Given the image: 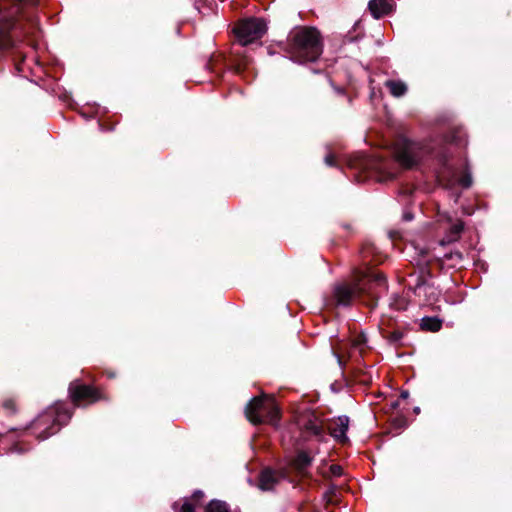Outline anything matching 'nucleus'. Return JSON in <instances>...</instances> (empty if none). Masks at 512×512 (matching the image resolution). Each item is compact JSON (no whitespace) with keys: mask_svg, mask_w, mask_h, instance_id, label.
Masks as SVG:
<instances>
[{"mask_svg":"<svg viewBox=\"0 0 512 512\" xmlns=\"http://www.w3.org/2000/svg\"><path fill=\"white\" fill-rule=\"evenodd\" d=\"M346 39H347V41H349V42H352V41H354V40H355V38H354V37H352V36H350L349 34H348V35H346Z\"/></svg>","mask_w":512,"mask_h":512,"instance_id":"44","label":"nucleus"},{"mask_svg":"<svg viewBox=\"0 0 512 512\" xmlns=\"http://www.w3.org/2000/svg\"><path fill=\"white\" fill-rule=\"evenodd\" d=\"M398 407H399V400H395V401H392V402L390 403V408H391L392 410H396Z\"/></svg>","mask_w":512,"mask_h":512,"instance_id":"41","label":"nucleus"},{"mask_svg":"<svg viewBox=\"0 0 512 512\" xmlns=\"http://www.w3.org/2000/svg\"><path fill=\"white\" fill-rule=\"evenodd\" d=\"M443 325V320L437 316H425L421 319L420 328L427 332H438Z\"/></svg>","mask_w":512,"mask_h":512,"instance_id":"19","label":"nucleus"},{"mask_svg":"<svg viewBox=\"0 0 512 512\" xmlns=\"http://www.w3.org/2000/svg\"><path fill=\"white\" fill-rule=\"evenodd\" d=\"M463 230L464 222L462 220H457L446 231L443 239L440 241L441 245H446L458 241L461 237Z\"/></svg>","mask_w":512,"mask_h":512,"instance_id":"17","label":"nucleus"},{"mask_svg":"<svg viewBox=\"0 0 512 512\" xmlns=\"http://www.w3.org/2000/svg\"><path fill=\"white\" fill-rule=\"evenodd\" d=\"M407 329L394 328L393 330H383L381 336L388 341L389 344L400 347L403 346V339Z\"/></svg>","mask_w":512,"mask_h":512,"instance_id":"18","label":"nucleus"},{"mask_svg":"<svg viewBox=\"0 0 512 512\" xmlns=\"http://www.w3.org/2000/svg\"><path fill=\"white\" fill-rule=\"evenodd\" d=\"M413 218H414V215H413V213H411V212H405V213L403 214V219H404L405 221H411Z\"/></svg>","mask_w":512,"mask_h":512,"instance_id":"39","label":"nucleus"},{"mask_svg":"<svg viewBox=\"0 0 512 512\" xmlns=\"http://www.w3.org/2000/svg\"><path fill=\"white\" fill-rule=\"evenodd\" d=\"M387 290V277L383 272L372 268L364 271L355 269L353 282L334 285L329 305L349 307L358 300L373 310L377 307L381 295Z\"/></svg>","mask_w":512,"mask_h":512,"instance_id":"1","label":"nucleus"},{"mask_svg":"<svg viewBox=\"0 0 512 512\" xmlns=\"http://www.w3.org/2000/svg\"><path fill=\"white\" fill-rule=\"evenodd\" d=\"M3 406L9 411L13 412L15 410V403L12 400L5 401Z\"/></svg>","mask_w":512,"mask_h":512,"instance_id":"36","label":"nucleus"},{"mask_svg":"<svg viewBox=\"0 0 512 512\" xmlns=\"http://www.w3.org/2000/svg\"><path fill=\"white\" fill-rule=\"evenodd\" d=\"M366 341H367L366 336L364 334H360L356 337L354 344L356 346H361V345H364L366 343Z\"/></svg>","mask_w":512,"mask_h":512,"instance_id":"35","label":"nucleus"},{"mask_svg":"<svg viewBox=\"0 0 512 512\" xmlns=\"http://www.w3.org/2000/svg\"><path fill=\"white\" fill-rule=\"evenodd\" d=\"M473 180L471 172L469 171L468 160L465 161V167L461 177L459 178V184L462 188L468 189L472 186Z\"/></svg>","mask_w":512,"mask_h":512,"instance_id":"24","label":"nucleus"},{"mask_svg":"<svg viewBox=\"0 0 512 512\" xmlns=\"http://www.w3.org/2000/svg\"><path fill=\"white\" fill-rule=\"evenodd\" d=\"M464 256L463 253L460 251H453L446 253L442 259L438 260L439 269L442 271L444 269L445 261H451L449 264L450 268H455L460 264L463 260Z\"/></svg>","mask_w":512,"mask_h":512,"instance_id":"20","label":"nucleus"},{"mask_svg":"<svg viewBox=\"0 0 512 512\" xmlns=\"http://www.w3.org/2000/svg\"><path fill=\"white\" fill-rule=\"evenodd\" d=\"M385 86L389 89L391 95L394 97H402L408 90L407 85L399 80H387L385 82Z\"/></svg>","mask_w":512,"mask_h":512,"instance_id":"21","label":"nucleus"},{"mask_svg":"<svg viewBox=\"0 0 512 512\" xmlns=\"http://www.w3.org/2000/svg\"><path fill=\"white\" fill-rule=\"evenodd\" d=\"M106 375H107L108 378H115L116 377V373L112 372V371H107Z\"/></svg>","mask_w":512,"mask_h":512,"instance_id":"43","label":"nucleus"},{"mask_svg":"<svg viewBox=\"0 0 512 512\" xmlns=\"http://www.w3.org/2000/svg\"><path fill=\"white\" fill-rule=\"evenodd\" d=\"M396 327H397L396 320L392 316L382 315L381 320L378 325L380 334L383 332L384 329L385 330H393Z\"/></svg>","mask_w":512,"mask_h":512,"instance_id":"25","label":"nucleus"},{"mask_svg":"<svg viewBox=\"0 0 512 512\" xmlns=\"http://www.w3.org/2000/svg\"><path fill=\"white\" fill-rule=\"evenodd\" d=\"M205 512H231V510L225 501L213 499L206 505Z\"/></svg>","mask_w":512,"mask_h":512,"instance_id":"22","label":"nucleus"},{"mask_svg":"<svg viewBox=\"0 0 512 512\" xmlns=\"http://www.w3.org/2000/svg\"><path fill=\"white\" fill-rule=\"evenodd\" d=\"M349 165L352 169H357L359 171H366L368 169V163L365 159L351 160Z\"/></svg>","mask_w":512,"mask_h":512,"instance_id":"29","label":"nucleus"},{"mask_svg":"<svg viewBox=\"0 0 512 512\" xmlns=\"http://www.w3.org/2000/svg\"><path fill=\"white\" fill-rule=\"evenodd\" d=\"M36 5H37V1H36V0H34V8L36 7Z\"/></svg>","mask_w":512,"mask_h":512,"instance_id":"47","label":"nucleus"},{"mask_svg":"<svg viewBox=\"0 0 512 512\" xmlns=\"http://www.w3.org/2000/svg\"><path fill=\"white\" fill-rule=\"evenodd\" d=\"M313 456L306 450H297L296 455L290 460L289 467H291L298 476L302 478H310L311 475L308 468L313 463Z\"/></svg>","mask_w":512,"mask_h":512,"instance_id":"12","label":"nucleus"},{"mask_svg":"<svg viewBox=\"0 0 512 512\" xmlns=\"http://www.w3.org/2000/svg\"><path fill=\"white\" fill-rule=\"evenodd\" d=\"M288 57L296 63L315 62L323 52V41L315 27L300 26L292 29L285 43H280Z\"/></svg>","mask_w":512,"mask_h":512,"instance_id":"3","label":"nucleus"},{"mask_svg":"<svg viewBox=\"0 0 512 512\" xmlns=\"http://www.w3.org/2000/svg\"><path fill=\"white\" fill-rule=\"evenodd\" d=\"M329 471L334 477H340L343 474V468L338 464H332Z\"/></svg>","mask_w":512,"mask_h":512,"instance_id":"31","label":"nucleus"},{"mask_svg":"<svg viewBox=\"0 0 512 512\" xmlns=\"http://www.w3.org/2000/svg\"><path fill=\"white\" fill-rule=\"evenodd\" d=\"M204 498V492L201 491V490H196L194 491V493L191 495L190 498H188L191 502H193L196 506H198L202 499Z\"/></svg>","mask_w":512,"mask_h":512,"instance_id":"30","label":"nucleus"},{"mask_svg":"<svg viewBox=\"0 0 512 512\" xmlns=\"http://www.w3.org/2000/svg\"><path fill=\"white\" fill-rule=\"evenodd\" d=\"M25 0H0V35L4 36L14 26V17Z\"/></svg>","mask_w":512,"mask_h":512,"instance_id":"10","label":"nucleus"},{"mask_svg":"<svg viewBox=\"0 0 512 512\" xmlns=\"http://www.w3.org/2000/svg\"><path fill=\"white\" fill-rule=\"evenodd\" d=\"M325 163L330 166V167H336L337 166V161H336V158L333 154H328L326 157H325Z\"/></svg>","mask_w":512,"mask_h":512,"instance_id":"33","label":"nucleus"},{"mask_svg":"<svg viewBox=\"0 0 512 512\" xmlns=\"http://www.w3.org/2000/svg\"><path fill=\"white\" fill-rule=\"evenodd\" d=\"M353 378H354V381L361 384V385H364V386H368L371 384L372 382V377L371 375H369L368 373L362 371V370H357L354 372V375H353Z\"/></svg>","mask_w":512,"mask_h":512,"instance_id":"26","label":"nucleus"},{"mask_svg":"<svg viewBox=\"0 0 512 512\" xmlns=\"http://www.w3.org/2000/svg\"><path fill=\"white\" fill-rule=\"evenodd\" d=\"M413 411H414L415 414H419L420 413V408L419 407H415L413 409Z\"/></svg>","mask_w":512,"mask_h":512,"instance_id":"46","label":"nucleus"},{"mask_svg":"<svg viewBox=\"0 0 512 512\" xmlns=\"http://www.w3.org/2000/svg\"><path fill=\"white\" fill-rule=\"evenodd\" d=\"M409 397V391L408 390H402L400 393L401 399H407Z\"/></svg>","mask_w":512,"mask_h":512,"instance_id":"42","label":"nucleus"},{"mask_svg":"<svg viewBox=\"0 0 512 512\" xmlns=\"http://www.w3.org/2000/svg\"><path fill=\"white\" fill-rule=\"evenodd\" d=\"M68 394L74 407H87L109 397L99 388L74 380L69 384Z\"/></svg>","mask_w":512,"mask_h":512,"instance_id":"7","label":"nucleus"},{"mask_svg":"<svg viewBox=\"0 0 512 512\" xmlns=\"http://www.w3.org/2000/svg\"><path fill=\"white\" fill-rule=\"evenodd\" d=\"M285 477H287L285 469L276 471L271 468H264L258 477V487L263 491L272 490Z\"/></svg>","mask_w":512,"mask_h":512,"instance_id":"14","label":"nucleus"},{"mask_svg":"<svg viewBox=\"0 0 512 512\" xmlns=\"http://www.w3.org/2000/svg\"><path fill=\"white\" fill-rule=\"evenodd\" d=\"M467 143V134L462 127H454L445 134L443 144L438 149L401 137L395 144V158L402 167L411 169L417 166L424 157L433 155L444 171L454 173V168L450 164L451 153L447 144L466 147Z\"/></svg>","mask_w":512,"mask_h":512,"instance_id":"2","label":"nucleus"},{"mask_svg":"<svg viewBox=\"0 0 512 512\" xmlns=\"http://www.w3.org/2000/svg\"><path fill=\"white\" fill-rule=\"evenodd\" d=\"M389 307L395 311L406 310L408 307V300L403 296L395 294L391 297Z\"/></svg>","mask_w":512,"mask_h":512,"instance_id":"23","label":"nucleus"},{"mask_svg":"<svg viewBox=\"0 0 512 512\" xmlns=\"http://www.w3.org/2000/svg\"><path fill=\"white\" fill-rule=\"evenodd\" d=\"M33 27H34V50H35V49H36V38H37L36 33H37V30H39V29H38V27H37V20H36V17H35V16H34V24H33Z\"/></svg>","mask_w":512,"mask_h":512,"instance_id":"38","label":"nucleus"},{"mask_svg":"<svg viewBox=\"0 0 512 512\" xmlns=\"http://www.w3.org/2000/svg\"><path fill=\"white\" fill-rule=\"evenodd\" d=\"M73 413V409L60 402L47 408L37 418H34V431L40 430L36 438L39 441H43L59 432L61 427L66 425L72 418Z\"/></svg>","mask_w":512,"mask_h":512,"instance_id":"4","label":"nucleus"},{"mask_svg":"<svg viewBox=\"0 0 512 512\" xmlns=\"http://www.w3.org/2000/svg\"><path fill=\"white\" fill-rule=\"evenodd\" d=\"M196 507L197 506L193 502H191L188 498L184 499V503L182 504V506L180 507L179 510H178V502H174L172 505V508L175 512H195Z\"/></svg>","mask_w":512,"mask_h":512,"instance_id":"27","label":"nucleus"},{"mask_svg":"<svg viewBox=\"0 0 512 512\" xmlns=\"http://www.w3.org/2000/svg\"><path fill=\"white\" fill-rule=\"evenodd\" d=\"M432 272L428 267L421 268L420 273L416 275L414 285H409V290L417 296L421 295V291H424V295L428 302H434L437 300V295L433 292V285L427 282V278H431Z\"/></svg>","mask_w":512,"mask_h":512,"instance_id":"11","label":"nucleus"},{"mask_svg":"<svg viewBox=\"0 0 512 512\" xmlns=\"http://www.w3.org/2000/svg\"><path fill=\"white\" fill-rule=\"evenodd\" d=\"M33 74H34V84H36L44 89L50 88L55 82V79L53 77H50L44 64L36 58H34Z\"/></svg>","mask_w":512,"mask_h":512,"instance_id":"15","label":"nucleus"},{"mask_svg":"<svg viewBox=\"0 0 512 512\" xmlns=\"http://www.w3.org/2000/svg\"><path fill=\"white\" fill-rule=\"evenodd\" d=\"M101 129L105 131H113L115 124H107L106 122L100 124Z\"/></svg>","mask_w":512,"mask_h":512,"instance_id":"37","label":"nucleus"},{"mask_svg":"<svg viewBox=\"0 0 512 512\" xmlns=\"http://www.w3.org/2000/svg\"><path fill=\"white\" fill-rule=\"evenodd\" d=\"M336 487L334 485L330 486L329 489L325 492L324 498H327V504L332 503V497L335 495Z\"/></svg>","mask_w":512,"mask_h":512,"instance_id":"32","label":"nucleus"},{"mask_svg":"<svg viewBox=\"0 0 512 512\" xmlns=\"http://www.w3.org/2000/svg\"><path fill=\"white\" fill-rule=\"evenodd\" d=\"M297 425L305 438L315 436L317 438L323 437L324 429L322 421L318 415L311 410H306L298 415Z\"/></svg>","mask_w":512,"mask_h":512,"instance_id":"9","label":"nucleus"},{"mask_svg":"<svg viewBox=\"0 0 512 512\" xmlns=\"http://www.w3.org/2000/svg\"><path fill=\"white\" fill-rule=\"evenodd\" d=\"M25 58L23 57L20 61H17L15 64V68L18 71V73H24L25 72V65H24Z\"/></svg>","mask_w":512,"mask_h":512,"instance_id":"34","label":"nucleus"},{"mask_svg":"<svg viewBox=\"0 0 512 512\" xmlns=\"http://www.w3.org/2000/svg\"><path fill=\"white\" fill-rule=\"evenodd\" d=\"M247 420L253 425H278L281 412L274 398L266 395L253 397L244 409Z\"/></svg>","mask_w":512,"mask_h":512,"instance_id":"5","label":"nucleus"},{"mask_svg":"<svg viewBox=\"0 0 512 512\" xmlns=\"http://www.w3.org/2000/svg\"><path fill=\"white\" fill-rule=\"evenodd\" d=\"M367 250H368V248H364V249L361 251V253L363 254V258H366V255H365V254L367 253Z\"/></svg>","mask_w":512,"mask_h":512,"instance_id":"45","label":"nucleus"},{"mask_svg":"<svg viewBox=\"0 0 512 512\" xmlns=\"http://www.w3.org/2000/svg\"><path fill=\"white\" fill-rule=\"evenodd\" d=\"M266 32V21L257 17L239 20L233 28V33L242 47L261 39Z\"/></svg>","mask_w":512,"mask_h":512,"instance_id":"8","label":"nucleus"},{"mask_svg":"<svg viewBox=\"0 0 512 512\" xmlns=\"http://www.w3.org/2000/svg\"><path fill=\"white\" fill-rule=\"evenodd\" d=\"M349 428V417L339 416L328 421L327 429L329 434L339 443L345 444L349 441L346 433Z\"/></svg>","mask_w":512,"mask_h":512,"instance_id":"13","label":"nucleus"},{"mask_svg":"<svg viewBox=\"0 0 512 512\" xmlns=\"http://www.w3.org/2000/svg\"><path fill=\"white\" fill-rule=\"evenodd\" d=\"M407 418L403 415L396 416L391 420V425L394 429L401 430L407 427Z\"/></svg>","mask_w":512,"mask_h":512,"instance_id":"28","label":"nucleus"},{"mask_svg":"<svg viewBox=\"0 0 512 512\" xmlns=\"http://www.w3.org/2000/svg\"><path fill=\"white\" fill-rule=\"evenodd\" d=\"M368 9L375 19H380L392 11V5L387 0H370Z\"/></svg>","mask_w":512,"mask_h":512,"instance_id":"16","label":"nucleus"},{"mask_svg":"<svg viewBox=\"0 0 512 512\" xmlns=\"http://www.w3.org/2000/svg\"><path fill=\"white\" fill-rule=\"evenodd\" d=\"M250 66L251 59L239 52H232L228 58L220 55L212 56L206 64L208 70L217 73L219 76H222L224 70H230L243 78H246L249 74Z\"/></svg>","mask_w":512,"mask_h":512,"instance_id":"6","label":"nucleus"},{"mask_svg":"<svg viewBox=\"0 0 512 512\" xmlns=\"http://www.w3.org/2000/svg\"><path fill=\"white\" fill-rule=\"evenodd\" d=\"M341 226L347 230L348 232H352L353 231V227L350 223H342Z\"/></svg>","mask_w":512,"mask_h":512,"instance_id":"40","label":"nucleus"}]
</instances>
